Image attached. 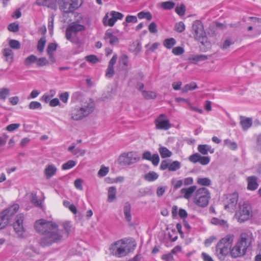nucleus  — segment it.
I'll return each instance as SVG.
<instances>
[{
	"label": "nucleus",
	"instance_id": "nucleus-1",
	"mask_svg": "<svg viewBox=\"0 0 261 261\" xmlns=\"http://www.w3.org/2000/svg\"><path fill=\"white\" fill-rule=\"evenodd\" d=\"M253 241V235L251 232L247 231L241 233L236 245L231 248V257L236 258L244 256Z\"/></svg>",
	"mask_w": 261,
	"mask_h": 261
},
{
	"label": "nucleus",
	"instance_id": "nucleus-2",
	"mask_svg": "<svg viewBox=\"0 0 261 261\" xmlns=\"http://www.w3.org/2000/svg\"><path fill=\"white\" fill-rule=\"evenodd\" d=\"M233 234H229L221 239L216 247L215 254L221 261H225L226 257L230 255V250L234 240Z\"/></svg>",
	"mask_w": 261,
	"mask_h": 261
},
{
	"label": "nucleus",
	"instance_id": "nucleus-3",
	"mask_svg": "<svg viewBox=\"0 0 261 261\" xmlns=\"http://www.w3.org/2000/svg\"><path fill=\"white\" fill-rule=\"evenodd\" d=\"M136 247V244L127 240L121 239L112 244L110 250L112 254L118 257L127 255L133 251Z\"/></svg>",
	"mask_w": 261,
	"mask_h": 261
},
{
	"label": "nucleus",
	"instance_id": "nucleus-4",
	"mask_svg": "<svg viewBox=\"0 0 261 261\" xmlns=\"http://www.w3.org/2000/svg\"><path fill=\"white\" fill-rule=\"evenodd\" d=\"M94 107V101L90 100L81 107L77 106L72 109L71 112V117L74 120H81L92 113Z\"/></svg>",
	"mask_w": 261,
	"mask_h": 261
},
{
	"label": "nucleus",
	"instance_id": "nucleus-5",
	"mask_svg": "<svg viewBox=\"0 0 261 261\" xmlns=\"http://www.w3.org/2000/svg\"><path fill=\"white\" fill-rule=\"evenodd\" d=\"M35 231L40 235L44 236L40 240V244L43 247L49 244V221L45 219H40L34 223Z\"/></svg>",
	"mask_w": 261,
	"mask_h": 261
},
{
	"label": "nucleus",
	"instance_id": "nucleus-6",
	"mask_svg": "<svg viewBox=\"0 0 261 261\" xmlns=\"http://www.w3.org/2000/svg\"><path fill=\"white\" fill-rule=\"evenodd\" d=\"M211 197V193L207 189L200 188L194 193L193 202L199 207H205L208 205Z\"/></svg>",
	"mask_w": 261,
	"mask_h": 261
},
{
	"label": "nucleus",
	"instance_id": "nucleus-7",
	"mask_svg": "<svg viewBox=\"0 0 261 261\" xmlns=\"http://www.w3.org/2000/svg\"><path fill=\"white\" fill-rule=\"evenodd\" d=\"M19 208L18 204H15L0 214V229L4 228L11 221Z\"/></svg>",
	"mask_w": 261,
	"mask_h": 261
},
{
	"label": "nucleus",
	"instance_id": "nucleus-8",
	"mask_svg": "<svg viewBox=\"0 0 261 261\" xmlns=\"http://www.w3.org/2000/svg\"><path fill=\"white\" fill-rule=\"evenodd\" d=\"M140 157L135 151L122 153L118 159V163L121 166H129L140 161Z\"/></svg>",
	"mask_w": 261,
	"mask_h": 261
},
{
	"label": "nucleus",
	"instance_id": "nucleus-9",
	"mask_svg": "<svg viewBox=\"0 0 261 261\" xmlns=\"http://www.w3.org/2000/svg\"><path fill=\"white\" fill-rule=\"evenodd\" d=\"M24 217L22 213L17 215L13 223V227L17 238H24L26 237L25 229L23 226Z\"/></svg>",
	"mask_w": 261,
	"mask_h": 261
},
{
	"label": "nucleus",
	"instance_id": "nucleus-10",
	"mask_svg": "<svg viewBox=\"0 0 261 261\" xmlns=\"http://www.w3.org/2000/svg\"><path fill=\"white\" fill-rule=\"evenodd\" d=\"M64 239L63 230L58 228L56 222L50 221V244L60 243Z\"/></svg>",
	"mask_w": 261,
	"mask_h": 261
},
{
	"label": "nucleus",
	"instance_id": "nucleus-11",
	"mask_svg": "<svg viewBox=\"0 0 261 261\" xmlns=\"http://www.w3.org/2000/svg\"><path fill=\"white\" fill-rule=\"evenodd\" d=\"M236 218L240 222H244L252 217L251 206L248 203L240 205L239 210L236 212Z\"/></svg>",
	"mask_w": 261,
	"mask_h": 261
},
{
	"label": "nucleus",
	"instance_id": "nucleus-12",
	"mask_svg": "<svg viewBox=\"0 0 261 261\" xmlns=\"http://www.w3.org/2000/svg\"><path fill=\"white\" fill-rule=\"evenodd\" d=\"M192 33L195 39L199 41L203 40L206 37L203 24L199 20L193 22L192 27Z\"/></svg>",
	"mask_w": 261,
	"mask_h": 261
},
{
	"label": "nucleus",
	"instance_id": "nucleus-13",
	"mask_svg": "<svg viewBox=\"0 0 261 261\" xmlns=\"http://www.w3.org/2000/svg\"><path fill=\"white\" fill-rule=\"evenodd\" d=\"M79 6L77 0H61L60 9L65 13L72 12Z\"/></svg>",
	"mask_w": 261,
	"mask_h": 261
},
{
	"label": "nucleus",
	"instance_id": "nucleus-14",
	"mask_svg": "<svg viewBox=\"0 0 261 261\" xmlns=\"http://www.w3.org/2000/svg\"><path fill=\"white\" fill-rule=\"evenodd\" d=\"M156 128L160 130H168L171 127L167 116L163 114H160L154 121Z\"/></svg>",
	"mask_w": 261,
	"mask_h": 261
},
{
	"label": "nucleus",
	"instance_id": "nucleus-15",
	"mask_svg": "<svg viewBox=\"0 0 261 261\" xmlns=\"http://www.w3.org/2000/svg\"><path fill=\"white\" fill-rule=\"evenodd\" d=\"M85 29V27L84 25L76 22H73L66 29V37L68 40H71L73 35H75L79 32L84 31Z\"/></svg>",
	"mask_w": 261,
	"mask_h": 261
},
{
	"label": "nucleus",
	"instance_id": "nucleus-16",
	"mask_svg": "<svg viewBox=\"0 0 261 261\" xmlns=\"http://www.w3.org/2000/svg\"><path fill=\"white\" fill-rule=\"evenodd\" d=\"M238 198L239 195L237 192L228 195L226 201L227 204L225 205V208L234 211L238 201Z\"/></svg>",
	"mask_w": 261,
	"mask_h": 261
},
{
	"label": "nucleus",
	"instance_id": "nucleus-17",
	"mask_svg": "<svg viewBox=\"0 0 261 261\" xmlns=\"http://www.w3.org/2000/svg\"><path fill=\"white\" fill-rule=\"evenodd\" d=\"M142 158L143 160L150 161L154 166L158 165L160 162V157L158 153L152 154L151 152L148 150L143 152Z\"/></svg>",
	"mask_w": 261,
	"mask_h": 261
},
{
	"label": "nucleus",
	"instance_id": "nucleus-18",
	"mask_svg": "<svg viewBox=\"0 0 261 261\" xmlns=\"http://www.w3.org/2000/svg\"><path fill=\"white\" fill-rule=\"evenodd\" d=\"M196 186H192L188 188H182L180 190V193L183 195V197L186 199L189 200L191 197L193 193L197 190Z\"/></svg>",
	"mask_w": 261,
	"mask_h": 261
},
{
	"label": "nucleus",
	"instance_id": "nucleus-19",
	"mask_svg": "<svg viewBox=\"0 0 261 261\" xmlns=\"http://www.w3.org/2000/svg\"><path fill=\"white\" fill-rule=\"evenodd\" d=\"M104 39L105 40H109V43L112 45H116L119 43L118 38L116 36H114L110 30H108L106 32Z\"/></svg>",
	"mask_w": 261,
	"mask_h": 261
},
{
	"label": "nucleus",
	"instance_id": "nucleus-20",
	"mask_svg": "<svg viewBox=\"0 0 261 261\" xmlns=\"http://www.w3.org/2000/svg\"><path fill=\"white\" fill-rule=\"evenodd\" d=\"M247 180L248 182V189L253 191L257 188L258 185L257 182V177L256 176H249L247 177Z\"/></svg>",
	"mask_w": 261,
	"mask_h": 261
},
{
	"label": "nucleus",
	"instance_id": "nucleus-21",
	"mask_svg": "<svg viewBox=\"0 0 261 261\" xmlns=\"http://www.w3.org/2000/svg\"><path fill=\"white\" fill-rule=\"evenodd\" d=\"M62 225L65 231V232H63L64 236L65 239H67L73 230V228L70 221L64 222L62 223Z\"/></svg>",
	"mask_w": 261,
	"mask_h": 261
},
{
	"label": "nucleus",
	"instance_id": "nucleus-22",
	"mask_svg": "<svg viewBox=\"0 0 261 261\" xmlns=\"http://www.w3.org/2000/svg\"><path fill=\"white\" fill-rule=\"evenodd\" d=\"M199 152L203 155H206L209 152L211 153L214 152V149L211 146L206 144L199 145L197 147Z\"/></svg>",
	"mask_w": 261,
	"mask_h": 261
},
{
	"label": "nucleus",
	"instance_id": "nucleus-23",
	"mask_svg": "<svg viewBox=\"0 0 261 261\" xmlns=\"http://www.w3.org/2000/svg\"><path fill=\"white\" fill-rule=\"evenodd\" d=\"M116 188L115 187L112 186L109 188L108 190V199L107 201L109 202H112L116 198Z\"/></svg>",
	"mask_w": 261,
	"mask_h": 261
},
{
	"label": "nucleus",
	"instance_id": "nucleus-24",
	"mask_svg": "<svg viewBox=\"0 0 261 261\" xmlns=\"http://www.w3.org/2000/svg\"><path fill=\"white\" fill-rule=\"evenodd\" d=\"M131 205L130 204L127 202H125L124 205L123 212L125 220L129 222L132 220V215L130 214Z\"/></svg>",
	"mask_w": 261,
	"mask_h": 261
},
{
	"label": "nucleus",
	"instance_id": "nucleus-25",
	"mask_svg": "<svg viewBox=\"0 0 261 261\" xmlns=\"http://www.w3.org/2000/svg\"><path fill=\"white\" fill-rule=\"evenodd\" d=\"M240 124L243 130H247L252 125V119L249 118L241 117Z\"/></svg>",
	"mask_w": 261,
	"mask_h": 261
},
{
	"label": "nucleus",
	"instance_id": "nucleus-26",
	"mask_svg": "<svg viewBox=\"0 0 261 261\" xmlns=\"http://www.w3.org/2000/svg\"><path fill=\"white\" fill-rule=\"evenodd\" d=\"M211 223L213 224L222 227L223 228H228V225L226 221L223 219H219L217 218H213L211 220Z\"/></svg>",
	"mask_w": 261,
	"mask_h": 261
},
{
	"label": "nucleus",
	"instance_id": "nucleus-27",
	"mask_svg": "<svg viewBox=\"0 0 261 261\" xmlns=\"http://www.w3.org/2000/svg\"><path fill=\"white\" fill-rule=\"evenodd\" d=\"M189 59L196 64L199 62L204 61L207 59V57L204 55H192L190 57Z\"/></svg>",
	"mask_w": 261,
	"mask_h": 261
},
{
	"label": "nucleus",
	"instance_id": "nucleus-28",
	"mask_svg": "<svg viewBox=\"0 0 261 261\" xmlns=\"http://www.w3.org/2000/svg\"><path fill=\"white\" fill-rule=\"evenodd\" d=\"M68 150L72 152L74 155L77 156H83L85 154V150L79 148H75L74 146H70L68 147Z\"/></svg>",
	"mask_w": 261,
	"mask_h": 261
},
{
	"label": "nucleus",
	"instance_id": "nucleus-29",
	"mask_svg": "<svg viewBox=\"0 0 261 261\" xmlns=\"http://www.w3.org/2000/svg\"><path fill=\"white\" fill-rule=\"evenodd\" d=\"M159 152L162 158H166L170 157L172 153L167 148L163 146H161L159 148Z\"/></svg>",
	"mask_w": 261,
	"mask_h": 261
},
{
	"label": "nucleus",
	"instance_id": "nucleus-30",
	"mask_svg": "<svg viewBox=\"0 0 261 261\" xmlns=\"http://www.w3.org/2000/svg\"><path fill=\"white\" fill-rule=\"evenodd\" d=\"M159 175L154 171L149 172L144 175V179L148 181H153L157 179Z\"/></svg>",
	"mask_w": 261,
	"mask_h": 261
},
{
	"label": "nucleus",
	"instance_id": "nucleus-31",
	"mask_svg": "<svg viewBox=\"0 0 261 261\" xmlns=\"http://www.w3.org/2000/svg\"><path fill=\"white\" fill-rule=\"evenodd\" d=\"M4 56L6 58V61L11 62L13 59V53L9 48H6L3 51Z\"/></svg>",
	"mask_w": 261,
	"mask_h": 261
},
{
	"label": "nucleus",
	"instance_id": "nucleus-32",
	"mask_svg": "<svg viewBox=\"0 0 261 261\" xmlns=\"http://www.w3.org/2000/svg\"><path fill=\"white\" fill-rule=\"evenodd\" d=\"M197 183L201 186H209L211 185L212 181L207 177H198L197 179Z\"/></svg>",
	"mask_w": 261,
	"mask_h": 261
},
{
	"label": "nucleus",
	"instance_id": "nucleus-33",
	"mask_svg": "<svg viewBox=\"0 0 261 261\" xmlns=\"http://www.w3.org/2000/svg\"><path fill=\"white\" fill-rule=\"evenodd\" d=\"M142 96L146 99H155L156 97V94L155 92L151 91H142Z\"/></svg>",
	"mask_w": 261,
	"mask_h": 261
},
{
	"label": "nucleus",
	"instance_id": "nucleus-34",
	"mask_svg": "<svg viewBox=\"0 0 261 261\" xmlns=\"http://www.w3.org/2000/svg\"><path fill=\"white\" fill-rule=\"evenodd\" d=\"M116 21V19L112 17L109 18L108 14L107 13L103 19V22L105 25L113 26Z\"/></svg>",
	"mask_w": 261,
	"mask_h": 261
},
{
	"label": "nucleus",
	"instance_id": "nucleus-35",
	"mask_svg": "<svg viewBox=\"0 0 261 261\" xmlns=\"http://www.w3.org/2000/svg\"><path fill=\"white\" fill-rule=\"evenodd\" d=\"M197 88V85L195 83L192 82L188 84H186L182 88V92L186 93L189 91L193 90Z\"/></svg>",
	"mask_w": 261,
	"mask_h": 261
},
{
	"label": "nucleus",
	"instance_id": "nucleus-36",
	"mask_svg": "<svg viewBox=\"0 0 261 261\" xmlns=\"http://www.w3.org/2000/svg\"><path fill=\"white\" fill-rule=\"evenodd\" d=\"M31 201L36 206L42 207V201L41 200H38L36 194L32 193L30 197Z\"/></svg>",
	"mask_w": 261,
	"mask_h": 261
},
{
	"label": "nucleus",
	"instance_id": "nucleus-37",
	"mask_svg": "<svg viewBox=\"0 0 261 261\" xmlns=\"http://www.w3.org/2000/svg\"><path fill=\"white\" fill-rule=\"evenodd\" d=\"M180 163L177 161H173L172 163L170 162L169 167L168 170L169 171H175L180 168Z\"/></svg>",
	"mask_w": 261,
	"mask_h": 261
},
{
	"label": "nucleus",
	"instance_id": "nucleus-38",
	"mask_svg": "<svg viewBox=\"0 0 261 261\" xmlns=\"http://www.w3.org/2000/svg\"><path fill=\"white\" fill-rule=\"evenodd\" d=\"M137 16L140 19L146 18L148 20H150L152 18V15L149 12L141 11L138 13Z\"/></svg>",
	"mask_w": 261,
	"mask_h": 261
},
{
	"label": "nucleus",
	"instance_id": "nucleus-39",
	"mask_svg": "<svg viewBox=\"0 0 261 261\" xmlns=\"http://www.w3.org/2000/svg\"><path fill=\"white\" fill-rule=\"evenodd\" d=\"M175 44L176 41L173 38L166 39L164 41V45L168 49L171 48Z\"/></svg>",
	"mask_w": 261,
	"mask_h": 261
},
{
	"label": "nucleus",
	"instance_id": "nucleus-40",
	"mask_svg": "<svg viewBox=\"0 0 261 261\" xmlns=\"http://www.w3.org/2000/svg\"><path fill=\"white\" fill-rule=\"evenodd\" d=\"M10 90L9 88H3L0 89V99L5 100L10 94Z\"/></svg>",
	"mask_w": 261,
	"mask_h": 261
},
{
	"label": "nucleus",
	"instance_id": "nucleus-41",
	"mask_svg": "<svg viewBox=\"0 0 261 261\" xmlns=\"http://www.w3.org/2000/svg\"><path fill=\"white\" fill-rule=\"evenodd\" d=\"M76 165V162L73 160H69L67 162L62 165L63 170H68L74 167Z\"/></svg>",
	"mask_w": 261,
	"mask_h": 261
},
{
	"label": "nucleus",
	"instance_id": "nucleus-42",
	"mask_svg": "<svg viewBox=\"0 0 261 261\" xmlns=\"http://www.w3.org/2000/svg\"><path fill=\"white\" fill-rule=\"evenodd\" d=\"M224 143L231 150H234L237 148L238 145L235 142L226 139L224 141Z\"/></svg>",
	"mask_w": 261,
	"mask_h": 261
},
{
	"label": "nucleus",
	"instance_id": "nucleus-43",
	"mask_svg": "<svg viewBox=\"0 0 261 261\" xmlns=\"http://www.w3.org/2000/svg\"><path fill=\"white\" fill-rule=\"evenodd\" d=\"M175 6V4L171 1L162 2L161 7L165 10L172 9Z\"/></svg>",
	"mask_w": 261,
	"mask_h": 261
},
{
	"label": "nucleus",
	"instance_id": "nucleus-44",
	"mask_svg": "<svg viewBox=\"0 0 261 261\" xmlns=\"http://www.w3.org/2000/svg\"><path fill=\"white\" fill-rule=\"evenodd\" d=\"M85 59L87 61L92 64H96L99 61V59L97 56L93 55L86 56Z\"/></svg>",
	"mask_w": 261,
	"mask_h": 261
},
{
	"label": "nucleus",
	"instance_id": "nucleus-45",
	"mask_svg": "<svg viewBox=\"0 0 261 261\" xmlns=\"http://www.w3.org/2000/svg\"><path fill=\"white\" fill-rule=\"evenodd\" d=\"M46 43V39L45 37H42L38 41V45H37V49L40 51L42 52L44 49V45Z\"/></svg>",
	"mask_w": 261,
	"mask_h": 261
},
{
	"label": "nucleus",
	"instance_id": "nucleus-46",
	"mask_svg": "<svg viewBox=\"0 0 261 261\" xmlns=\"http://www.w3.org/2000/svg\"><path fill=\"white\" fill-rule=\"evenodd\" d=\"M8 138V136L6 135L0 136V152L3 151V148L6 144Z\"/></svg>",
	"mask_w": 261,
	"mask_h": 261
},
{
	"label": "nucleus",
	"instance_id": "nucleus-47",
	"mask_svg": "<svg viewBox=\"0 0 261 261\" xmlns=\"http://www.w3.org/2000/svg\"><path fill=\"white\" fill-rule=\"evenodd\" d=\"M119 62L121 64H122L124 67H123L124 69L128 66V57L126 55H123L120 59Z\"/></svg>",
	"mask_w": 261,
	"mask_h": 261
},
{
	"label": "nucleus",
	"instance_id": "nucleus-48",
	"mask_svg": "<svg viewBox=\"0 0 261 261\" xmlns=\"http://www.w3.org/2000/svg\"><path fill=\"white\" fill-rule=\"evenodd\" d=\"M9 44L12 48L14 49H18L20 48V43L16 40H10Z\"/></svg>",
	"mask_w": 261,
	"mask_h": 261
},
{
	"label": "nucleus",
	"instance_id": "nucleus-49",
	"mask_svg": "<svg viewBox=\"0 0 261 261\" xmlns=\"http://www.w3.org/2000/svg\"><path fill=\"white\" fill-rule=\"evenodd\" d=\"M37 60V57L33 55H30L27 57L24 61V64L26 65H30L31 64L35 63Z\"/></svg>",
	"mask_w": 261,
	"mask_h": 261
},
{
	"label": "nucleus",
	"instance_id": "nucleus-50",
	"mask_svg": "<svg viewBox=\"0 0 261 261\" xmlns=\"http://www.w3.org/2000/svg\"><path fill=\"white\" fill-rule=\"evenodd\" d=\"M29 107L31 110L41 109V105L39 102L33 101L30 103Z\"/></svg>",
	"mask_w": 261,
	"mask_h": 261
},
{
	"label": "nucleus",
	"instance_id": "nucleus-51",
	"mask_svg": "<svg viewBox=\"0 0 261 261\" xmlns=\"http://www.w3.org/2000/svg\"><path fill=\"white\" fill-rule=\"evenodd\" d=\"M137 22V18L135 16L128 15L125 18V21L123 22L125 25H127V23H136Z\"/></svg>",
	"mask_w": 261,
	"mask_h": 261
},
{
	"label": "nucleus",
	"instance_id": "nucleus-52",
	"mask_svg": "<svg viewBox=\"0 0 261 261\" xmlns=\"http://www.w3.org/2000/svg\"><path fill=\"white\" fill-rule=\"evenodd\" d=\"M200 156L198 153H194L189 156V160L193 163L199 162Z\"/></svg>",
	"mask_w": 261,
	"mask_h": 261
},
{
	"label": "nucleus",
	"instance_id": "nucleus-53",
	"mask_svg": "<svg viewBox=\"0 0 261 261\" xmlns=\"http://www.w3.org/2000/svg\"><path fill=\"white\" fill-rule=\"evenodd\" d=\"M186 11V7L184 5H180V6L177 7L175 9V12L179 16H183Z\"/></svg>",
	"mask_w": 261,
	"mask_h": 261
},
{
	"label": "nucleus",
	"instance_id": "nucleus-54",
	"mask_svg": "<svg viewBox=\"0 0 261 261\" xmlns=\"http://www.w3.org/2000/svg\"><path fill=\"white\" fill-rule=\"evenodd\" d=\"M175 28L177 32L181 33L185 30V25L183 22L180 21L176 23Z\"/></svg>",
	"mask_w": 261,
	"mask_h": 261
},
{
	"label": "nucleus",
	"instance_id": "nucleus-55",
	"mask_svg": "<svg viewBox=\"0 0 261 261\" xmlns=\"http://www.w3.org/2000/svg\"><path fill=\"white\" fill-rule=\"evenodd\" d=\"M170 162V160H165L162 161L160 165V169L162 170L169 169Z\"/></svg>",
	"mask_w": 261,
	"mask_h": 261
},
{
	"label": "nucleus",
	"instance_id": "nucleus-56",
	"mask_svg": "<svg viewBox=\"0 0 261 261\" xmlns=\"http://www.w3.org/2000/svg\"><path fill=\"white\" fill-rule=\"evenodd\" d=\"M109 171V169L108 167L102 166L100 170L98 171V174L99 176L103 177L108 174Z\"/></svg>",
	"mask_w": 261,
	"mask_h": 261
},
{
	"label": "nucleus",
	"instance_id": "nucleus-57",
	"mask_svg": "<svg viewBox=\"0 0 261 261\" xmlns=\"http://www.w3.org/2000/svg\"><path fill=\"white\" fill-rule=\"evenodd\" d=\"M110 15L112 17H113L115 19H116V21L118 19L121 20L123 17V15L122 13L118 12L115 11H111L110 13Z\"/></svg>",
	"mask_w": 261,
	"mask_h": 261
},
{
	"label": "nucleus",
	"instance_id": "nucleus-58",
	"mask_svg": "<svg viewBox=\"0 0 261 261\" xmlns=\"http://www.w3.org/2000/svg\"><path fill=\"white\" fill-rule=\"evenodd\" d=\"M8 29L10 32H16L19 30V25L16 23H10L8 27Z\"/></svg>",
	"mask_w": 261,
	"mask_h": 261
},
{
	"label": "nucleus",
	"instance_id": "nucleus-59",
	"mask_svg": "<svg viewBox=\"0 0 261 261\" xmlns=\"http://www.w3.org/2000/svg\"><path fill=\"white\" fill-rule=\"evenodd\" d=\"M210 162V158L209 156H200L199 163L202 165H206Z\"/></svg>",
	"mask_w": 261,
	"mask_h": 261
},
{
	"label": "nucleus",
	"instance_id": "nucleus-60",
	"mask_svg": "<svg viewBox=\"0 0 261 261\" xmlns=\"http://www.w3.org/2000/svg\"><path fill=\"white\" fill-rule=\"evenodd\" d=\"M172 53L176 56L180 55L184 53V49L180 46L175 47L173 48Z\"/></svg>",
	"mask_w": 261,
	"mask_h": 261
},
{
	"label": "nucleus",
	"instance_id": "nucleus-61",
	"mask_svg": "<svg viewBox=\"0 0 261 261\" xmlns=\"http://www.w3.org/2000/svg\"><path fill=\"white\" fill-rule=\"evenodd\" d=\"M148 30L151 33H156L158 32L157 25L154 22H152L148 26Z\"/></svg>",
	"mask_w": 261,
	"mask_h": 261
},
{
	"label": "nucleus",
	"instance_id": "nucleus-62",
	"mask_svg": "<svg viewBox=\"0 0 261 261\" xmlns=\"http://www.w3.org/2000/svg\"><path fill=\"white\" fill-rule=\"evenodd\" d=\"M36 62L38 66H43L47 64V61L45 58H37Z\"/></svg>",
	"mask_w": 261,
	"mask_h": 261
},
{
	"label": "nucleus",
	"instance_id": "nucleus-63",
	"mask_svg": "<svg viewBox=\"0 0 261 261\" xmlns=\"http://www.w3.org/2000/svg\"><path fill=\"white\" fill-rule=\"evenodd\" d=\"M19 126L20 124L18 123H13L8 125L7 126L6 129L9 132H12L17 129L19 127Z\"/></svg>",
	"mask_w": 261,
	"mask_h": 261
},
{
	"label": "nucleus",
	"instance_id": "nucleus-64",
	"mask_svg": "<svg viewBox=\"0 0 261 261\" xmlns=\"http://www.w3.org/2000/svg\"><path fill=\"white\" fill-rule=\"evenodd\" d=\"M114 74V67H108V68L106 70V75L107 77L109 78L112 77Z\"/></svg>",
	"mask_w": 261,
	"mask_h": 261
}]
</instances>
